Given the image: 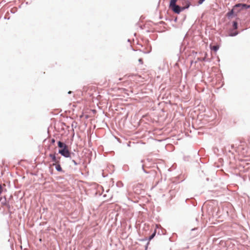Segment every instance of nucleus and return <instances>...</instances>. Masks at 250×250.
<instances>
[{
	"instance_id": "393cba45",
	"label": "nucleus",
	"mask_w": 250,
	"mask_h": 250,
	"mask_svg": "<svg viewBox=\"0 0 250 250\" xmlns=\"http://www.w3.org/2000/svg\"><path fill=\"white\" fill-rule=\"evenodd\" d=\"M150 51H151V49H150L149 50L147 51H145H145H143V52H144V53L147 54V53H149L150 52Z\"/></svg>"
},
{
	"instance_id": "b1692460",
	"label": "nucleus",
	"mask_w": 250,
	"mask_h": 250,
	"mask_svg": "<svg viewBox=\"0 0 250 250\" xmlns=\"http://www.w3.org/2000/svg\"><path fill=\"white\" fill-rule=\"evenodd\" d=\"M55 143V139L54 138H52L51 140V143L52 144H54Z\"/></svg>"
},
{
	"instance_id": "473e14b6",
	"label": "nucleus",
	"mask_w": 250,
	"mask_h": 250,
	"mask_svg": "<svg viewBox=\"0 0 250 250\" xmlns=\"http://www.w3.org/2000/svg\"><path fill=\"white\" fill-rule=\"evenodd\" d=\"M71 93H72V91H68V94H71Z\"/></svg>"
},
{
	"instance_id": "6ab92c4d",
	"label": "nucleus",
	"mask_w": 250,
	"mask_h": 250,
	"mask_svg": "<svg viewBox=\"0 0 250 250\" xmlns=\"http://www.w3.org/2000/svg\"><path fill=\"white\" fill-rule=\"evenodd\" d=\"M123 169H124L125 170H127L128 169V166L127 165H125L123 166Z\"/></svg>"
},
{
	"instance_id": "5701e85b",
	"label": "nucleus",
	"mask_w": 250,
	"mask_h": 250,
	"mask_svg": "<svg viewBox=\"0 0 250 250\" xmlns=\"http://www.w3.org/2000/svg\"><path fill=\"white\" fill-rule=\"evenodd\" d=\"M182 48H183V45L181 44L180 46V52H182V51H183L184 50V48L183 49Z\"/></svg>"
},
{
	"instance_id": "72a5a7b5",
	"label": "nucleus",
	"mask_w": 250,
	"mask_h": 250,
	"mask_svg": "<svg viewBox=\"0 0 250 250\" xmlns=\"http://www.w3.org/2000/svg\"><path fill=\"white\" fill-rule=\"evenodd\" d=\"M141 163H143L144 162V160H142L141 161Z\"/></svg>"
},
{
	"instance_id": "1a4fd4ad",
	"label": "nucleus",
	"mask_w": 250,
	"mask_h": 250,
	"mask_svg": "<svg viewBox=\"0 0 250 250\" xmlns=\"http://www.w3.org/2000/svg\"><path fill=\"white\" fill-rule=\"evenodd\" d=\"M210 48L211 50H213L216 52L219 50V45L218 44H216L213 46L210 45Z\"/></svg>"
},
{
	"instance_id": "a878e982",
	"label": "nucleus",
	"mask_w": 250,
	"mask_h": 250,
	"mask_svg": "<svg viewBox=\"0 0 250 250\" xmlns=\"http://www.w3.org/2000/svg\"><path fill=\"white\" fill-rule=\"evenodd\" d=\"M177 19H177V17H175V18H174V19L173 20V21H174V22H177Z\"/></svg>"
},
{
	"instance_id": "7ed1b4c3",
	"label": "nucleus",
	"mask_w": 250,
	"mask_h": 250,
	"mask_svg": "<svg viewBox=\"0 0 250 250\" xmlns=\"http://www.w3.org/2000/svg\"><path fill=\"white\" fill-rule=\"evenodd\" d=\"M189 7V3L187 5L181 6L178 4H176L172 6L169 7V8L172 10L173 12L176 14H179L181 12L185 9H187Z\"/></svg>"
},
{
	"instance_id": "cd10ccee",
	"label": "nucleus",
	"mask_w": 250,
	"mask_h": 250,
	"mask_svg": "<svg viewBox=\"0 0 250 250\" xmlns=\"http://www.w3.org/2000/svg\"><path fill=\"white\" fill-rule=\"evenodd\" d=\"M145 173H149V172L147 171L145 169H144V171H143Z\"/></svg>"
},
{
	"instance_id": "f8f14e48",
	"label": "nucleus",
	"mask_w": 250,
	"mask_h": 250,
	"mask_svg": "<svg viewBox=\"0 0 250 250\" xmlns=\"http://www.w3.org/2000/svg\"><path fill=\"white\" fill-rule=\"evenodd\" d=\"M3 199H4L3 200L2 199V200L0 201L1 202V204L2 205L6 206V205L8 203H9V202L7 201L6 198L5 196L3 197Z\"/></svg>"
},
{
	"instance_id": "7c9ffc66",
	"label": "nucleus",
	"mask_w": 250,
	"mask_h": 250,
	"mask_svg": "<svg viewBox=\"0 0 250 250\" xmlns=\"http://www.w3.org/2000/svg\"><path fill=\"white\" fill-rule=\"evenodd\" d=\"M139 62H142V59H140L139 60Z\"/></svg>"
},
{
	"instance_id": "423d86ee",
	"label": "nucleus",
	"mask_w": 250,
	"mask_h": 250,
	"mask_svg": "<svg viewBox=\"0 0 250 250\" xmlns=\"http://www.w3.org/2000/svg\"><path fill=\"white\" fill-rule=\"evenodd\" d=\"M239 32L237 31H234V29H230L229 31V36L235 37L237 36Z\"/></svg>"
},
{
	"instance_id": "f704fd0d",
	"label": "nucleus",
	"mask_w": 250,
	"mask_h": 250,
	"mask_svg": "<svg viewBox=\"0 0 250 250\" xmlns=\"http://www.w3.org/2000/svg\"><path fill=\"white\" fill-rule=\"evenodd\" d=\"M206 180H207V181H209V178H206Z\"/></svg>"
},
{
	"instance_id": "a19ab883",
	"label": "nucleus",
	"mask_w": 250,
	"mask_h": 250,
	"mask_svg": "<svg viewBox=\"0 0 250 250\" xmlns=\"http://www.w3.org/2000/svg\"><path fill=\"white\" fill-rule=\"evenodd\" d=\"M1 209V207H0V210Z\"/></svg>"
},
{
	"instance_id": "20e7f679",
	"label": "nucleus",
	"mask_w": 250,
	"mask_h": 250,
	"mask_svg": "<svg viewBox=\"0 0 250 250\" xmlns=\"http://www.w3.org/2000/svg\"><path fill=\"white\" fill-rule=\"evenodd\" d=\"M156 230H154L153 232L148 237H147L148 242L146 244L145 246V250H147L148 248V245L149 244V241L152 240L156 235Z\"/></svg>"
},
{
	"instance_id": "2f4dec72",
	"label": "nucleus",
	"mask_w": 250,
	"mask_h": 250,
	"mask_svg": "<svg viewBox=\"0 0 250 250\" xmlns=\"http://www.w3.org/2000/svg\"><path fill=\"white\" fill-rule=\"evenodd\" d=\"M195 229H197V228L192 229H191V230H192V231H193V230H195Z\"/></svg>"
},
{
	"instance_id": "c9c22d12",
	"label": "nucleus",
	"mask_w": 250,
	"mask_h": 250,
	"mask_svg": "<svg viewBox=\"0 0 250 250\" xmlns=\"http://www.w3.org/2000/svg\"><path fill=\"white\" fill-rule=\"evenodd\" d=\"M249 8H250V5H249V4H248V9H249Z\"/></svg>"
},
{
	"instance_id": "412c9836",
	"label": "nucleus",
	"mask_w": 250,
	"mask_h": 250,
	"mask_svg": "<svg viewBox=\"0 0 250 250\" xmlns=\"http://www.w3.org/2000/svg\"><path fill=\"white\" fill-rule=\"evenodd\" d=\"M158 235L164 234L163 230L162 229L161 230V231L160 230H159L158 232Z\"/></svg>"
},
{
	"instance_id": "f257e3e1",
	"label": "nucleus",
	"mask_w": 250,
	"mask_h": 250,
	"mask_svg": "<svg viewBox=\"0 0 250 250\" xmlns=\"http://www.w3.org/2000/svg\"><path fill=\"white\" fill-rule=\"evenodd\" d=\"M58 146L59 148L58 153L65 158H71V154H74L70 152L66 144L61 141L57 142Z\"/></svg>"
},
{
	"instance_id": "4be33fe9",
	"label": "nucleus",
	"mask_w": 250,
	"mask_h": 250,
	"mask_svg": "<svg viewBox=\"0 0 250 250\" xmlns=\"http://www.w3.org/2000/svg\"><path fill=\"white\" fill-rule=\"evenodd\" d=\"M72 162L73 163L74 165L75 166H77L78 165V163L74 160H72Z\"/></svg>"
},
{
	"instance_id": "c756f323",
	"label": "nucleus",
	"mask_w": 250,
	"mask_h": 250,
	"mask_svg": "<svg viewBox=\"0 0 250 250\" xmlns=\"http://www.w3.org/2000/svg\"><path fill=\"white\" fill-rule=\"evenodd\" d=\"M230 147H231V148H233L234 147V145H231L230 146Z\"/></svg>"
},
{
	"instance_id": "dca6fc26",
	"label": "nucleus",
	"mask_w": 250,
	"mask_h": 250,
	"mask_svg": "<svg viewBox=\"0 0 250 250\" xmlns=\"http://www.w3.org/2000/svg\"><path fill=\"white\" fill-rule=\"evenodd\" d=\"M6 207L8 208L9 213L11 214L12 213V212L10 211L11 206L10 205L9 203H8L6 205Z\"/></svg>"
},
{
	"instance_id": "2eb2a0df",
	"label": "nucleus",
	"mask_w": 250,
	"mask_h": 250,
	"mask_svg": "<svg viewBox=\"0 0 250 250\" xmlns=\"http://www.w3.org/2000/svg\"><path fill=\"white\" fill-rule=\"evenodd\" d=\"M117 187L121 188L123 187V184L121 181H118L116 183Z\"/></svg>"
},
{
	"instance_id": "ddd939ff",
	"label": "nucleus",
	"mask_w": 250,
	"mask_h": 250,
	"mask_svg": "<svg viewBox=\"0 0 250 250\" xmlns=\"http://www.w3.org/2000/svg\"><path fill=\"white\" fill-rule=\"evenodd\" d=\"M178 0H170L169 3V7L177 4V1Z\"/></svg>"
},
{
	"instance_id": "c85d7f7f",
	"label": "nucleus",
	"mask_w": 250,
	"mask_h": 250,
	"mask_svg": "<svg viewBox=\"0 0 250 250\" xmlns=\"http://www.w3.org/2000/svg\"><path fill=\"white\" fill-rule=\"evenodd\" d=\"M142 168L143 170L144 171V169H145V168H144V165H143L142 166Z\"/></svg>"
},
{
	"instance_id": "4468645a",
	"label": "nucleus",
	"mask_w": 250,
	"mask_h": 250,
	"mask_svg": "<svg viewBox=\"0 0 250 250\" xmlns=\"http://www.w3.org/2000/svg\"><path fill=\"white\" fill-rule=\"evenodd\" d=\"M183 159L184 161H189L190 160V157L189 156H184Z\"/></svg>"
},
{
	"instance_id": "9b49d317",
	"label": "nucleus",
	"mask_w": 250,
	"mask_h": 250,
	"mask_svg": "<svg viewBox=\"0 0 250 250\" xmlns=\"http://www.w3.org/2000/svg\"><path fill=\"white\" fill-rule=\"evenodd\" d=\"M232 27H233L232 29L236 30L238 28V22L236 21H233L232 22Z\"/></svg>"
},
{
	"instance_id": "58836bf2",
	"label": "nucleus",
	"mask_w": 250,
	"mask_h": 250,
	"mask_svg": "<svg viewBox=\"0 0 250 250\" xmlns=\"http://www.w3.org/2000/svg\"><path fill=\"white\" fill-rule=\"evenodd\" d=\"M203 61H205V58H203Z\"/></svg>"
},
{
	"instance_id": "6e6552de",
	"label": "nucleus",
	"mask_w": 250,
	"mask_h": 250,
	"mask_svg": "<svg viewBox=\"0 0 250 250\" xmlns=\"http://www.w3.org/2000/svg\"><path fill=\"white\" fill-rule=\"evenodd\" d=\"M181 4L183 5V6H185L188 5L189 3V6L191 5L190 2L189 0H179Z\"/></svg>"
},
{
	"instance_id": "39448f33",
	"label": "nucleus",
	"mask_w": 250,
	"mask_h": 250,
	"mask_svg": "<svg viewBox=\"0 0 250 250\" xmlns=\"http://www.w3.org/2000/svg\"><path fill=\"white\" fill-rule=\"evenodd\" d=\"M52 166H55V169L57 171L64 173V171L62 168L60 164H53Z\"/></svg>"
},
{
	"instance_id": "f3484780",
	"label": "nucleus",
	"mask_w": 250,
	"mask_h": 250,
	"mask_svg": "<svg viewBox=\"0 0 250 250\" xmlns=\"http://www.w3.org/2000/svg\"><path fill=\"white\" fill-rule=\"evenodd\" d=\"M205 1V0H199L198 1V5H201Z\"/></svg>"
},
{
	"instance_id": "aec40b11",
	"label": "nucleus",
	"mask_w": 250,
	"mask_h": 250,
	"mask_svg": "<svg viewBox=\"0 0 250 250\" xmlns=\"http://www.w3.org/2000/svg\"><path fill=\"white\" fill-rule=\"evenodd\" d=\"M3 191V188L1 184H0V195L2 193Z\"/></svg>"
},
{
	"instance_id": "f03ea898",
	"label": "nucleus",
	"mask_w": 250,
	"mask_h": 250,
	"mask_svg": "<svg viewBox=\"0 0 250 250\" xmlns=\"http://www.w3.org/2000/svg\"><path fill=\"white\" fill-rule=\"evenodd\" d=\"M242 11V10L241 8H240V3H236L232 7V8L227 13L226 16L230 20L233 17L236 18V20H239V18L238 17V14Z\"/></svg>"
},
{
	"instance_id": "bb28decb",
	"label": "nucleus",
	"mask_w": 250,
	"mask_h": 250,
	"mask_svg": "<svg viewBox=\"0 0 250 250\" xmlns=\"http://www.w3.org/2000/svg\"><path fill=\"white\" fill-rule=\"evenodd\" d=\"M61 157H57V159H58L59 160H58V163L60 164V160H61Z\"/></svg>"
},
{
	"instance_id": "4c0bfd02",
	"label": "nucleus",
	"mask_w": 250,
	"mask_h": 250,
	"mask_svg": "<svg viewBox=\"0 0 250 250\" xmlns=\"http://www.w3.org/2000/svg\"><path fill=\"white\" fill-rule=\"evenodd\" d=\"M73 126H75V125L72 124V126L73 127Z\"/></svg>"
},
{
	"instance_id": "9d476101",
	"label": "nucleus",
	"mask_w": 250,
	"mask_h": 250,
	"mask_svg": "<svg viewBox=\"0 0 250 250\" xmlns=\"http://www.w3.org/2000/svg\"><path fill=\"white\" fill-rule=\"evenodd\" d=\"M240 8H241L242 11L246 10L248 9V4L246 3H240Z\"/></svg>"
},
{
	"instance_id": "0eeeda50",
	"label": "nucleus",
	"mask_w": 250,
	"mask_h": 250,
	"mask_svg": "<svg viewBox=\"0 0 250 250\" xmlns=\"http://www.w3.org/2000/svg\"><path fill=\"white\" fill-rule=\"evenodd\" d=\"M49 157L51 158L52 161L54 162V164H57V163H58V159H57V157L56 156V153H55L54 154H52V153H50L49 154Z\"/></svg>"
},
{
	"instance_id": "e433bc0d",
	"label": "nucleus",
	"mask_w": 250,
	"mask_h": 250,
	"mask_svg": "<svg viewBox=\"0 0 250 250\" xmlns=\"http://www.w3.org/2000/svg\"><path fill=\"white\" fill-rule=\"evenodd\" d=\"M73 126H75V125L72 124V126L73 127Z\"/></svg>"
},
{
	"instance_id": "a211bd4d",
	"label": "nucleus",
	"mask_w": 250,
	"mask_h": 250,
	"mask_svg": "<svg viewBox=\"0 0 250 250\" xmlns=\"http://www.w3.org/2000/svg\"><path fill=\"white\" fill-rule=\"evenodd\" d=\"M147 240H148L147 237H145L144 238H142V239H139V241H147Z\"/></svg>"
},
{
	"instance_id": "ea45409f",
	"label": "nucleus",
	"mask_w": 250,
	"mask_h": 250,
	"mask_svg": "<svg viewBox=\"0 0 250 250\" xmlns=\"http://www.w3.org/2000/svg\"><path fill=\"white\" fill-rule=\"evenodd\" d=\"M188 200V199H187L186 200H185V202H186L187 201V200Z\"/></svg>"
}]
</instances>
